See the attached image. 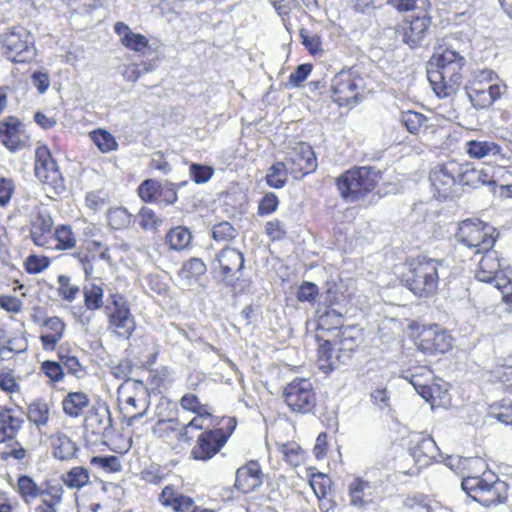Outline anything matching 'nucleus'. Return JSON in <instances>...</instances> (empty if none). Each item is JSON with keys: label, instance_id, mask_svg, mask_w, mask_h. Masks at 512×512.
Here are the masks:
<instances>
[{"label": "nucleus", "instance_id": "ea45409f", "mask_svg": "<svg viewBox=\"0 0 512 512\" xmlns=\"http://www.w3.org/2000/svg\"><path fill=\"white\" fill-rule=\"evenodd\" d=\"M287 173H289V170L286 164L284 162H276L268 170L265 177L266 183L272 188L280 189L286 184Z\"/></svg>", "mask_w": 512, "mask_h": 512}, {"label": "nucleus", "instance_id": "09e8293b", "mask_svg": "<svg viewBox=\"0 0 512 512\" xmlns=\"http://www.w3.org/2000/svg\"><path fill=\"white\" fill-rule=\"evenodd\" d=\"M58 284L59 296L69 302H72L80 291L79 286L72 285L70 277L66 275L58 276Z\"/></svg>", "mask_w": 512, "mask_h": 512}, {"label": "nucleus", "instance_id": "4468645a", "mask_svg": "<svg viewBox=\"0 0 512 512\" xmlns=\"http://www.w3.org/2000/svg\"><path fill=\"white\" fill-rule=\"evenodd\" d=\"M110 297L115 309L110 314L109 325L118 337L129 339L136 327L134 317L121 295L113 294Z\"/></svg>", "mask_w": 512, "mask_h": 512}, {"label": "nucleus", "instance_id": "dca6fc26", "mask_svg": "<svg viewBox=\"0 0 512 512\" xmlns=\"http://www.w3.org/2000/svg\"><path fill=\"white\" fill-rule=\"evenodd\" d=\"M466 94L472 106L479 110L490 107L506 91L505 84H490L484 87L466 86Z\"/></svg>", "mask_w": 512, "mask_h": 512}, {"label": "nucleus", "instance_id": "a18cd8bd", "mask_svg": "<svg viewBox=\"0 0 512 512\" xmlns=\"http://www.w3.org/2000/svg\"><path fill=\"white\" fill-rule=\"evenodd\" d=\"M488 416L503 424L512 423V404L507 401L493 404L489 407Z\"/></svg>", "mask_w": 512, "mask_h": 512}, {"label": "nucleus", "instance_id": "ddd939ff", "mask_svg": "<svg viewBox=\"0 0 512 512\" xmlns=\"http://www.w3.org/2000/svg\"><path fill=\"white\" fill-rule=\"evenodd\" d=\"M289 173L295 179H301L305 175L314 172L317 168L316 155L310 145L299 143L291 152H289L286 162Z\"/></svg>", "mask_w": 512, "mask_h": 512}, {"label": "nucleus", "instance_id": "f3484780", "mask_svg": "<svg viewBox=\"0 0 512 512\" xmlns=\"http://www.w3.org/2000/svg\"><path fill=\"white\" fill-rule=\"evenodd\" d=\"M85 428L94 435L105 436L112 428V417L106 403L93 407L85 419Z\"/></svg>", "mask_w": 512, "mask_h": 512}, {"label": "nucleus", "instance_id": "9d476101", "mask_svg": "<svg viewBox=\"0 0 512 512\" xmlns=\"http://www.w3.org/2000/svg\"><path fill=\"white\" fill-rule=\"evenodd\" d=\"M233 422L230 432H226L222 428H214L203 431L197 438L196 445L191 450V457L199 461H208L213 458L228 441L233 429L235 421L229 419V423Z\"/></svg>", "mask_w": 512, "mask_h": 512}, {"label": "nucleus", "instance_id": "3c124183", "mask_svg": "<svg viewBox=\"0 0 512 512\" xmlns=\"http://www.w3.org/2000/svg\"><path fill=\"white\" fill-rule=\"evenodd\" d=\"M27 349V342L22 338H8L7 342L0 346V357L11 358L14 353H22Z\"/></svg>", "mask_w": 512, "mask_h": 512}, {"label": "nucleus", "instance_id": "a878e982", "mask_svg": "<svg viewBox=\"0 0 512 512\" xmlns=\"http://www.w3.org/2000/svg\"><path fill=\"white\" fill-rule=\"evenodd\" d=\"M89 403L90 400L86 393L81 391L70 392L63 399L62 407L65 414L77 418L83 413V410L88 407Z\"/></svg>", "mask_w": 512, "mask_h": 512}, {"label": "nucleus", "instance_id": "b1692460", "mask_svg": "<svg viewBox=\"0 0 512 512\" xmlns=\"http://www.w3.org/2000/svg\"><path fill=\"white\" fill-rule=\"evenodd\" d=\"M114 30L120 37L121 43L132 51L142 52L149 45V41L144 35L133 32L123 22H117Z\"/></svg>", "mask_w": 512, "mask_h": 512}, {"label": "nucleus", "instance_id": "6e6d98bb", "mask_svg": "<svg viewBox=\"0 0 512 512\" xmlns=\"http://www.w3.org/2000/svg\"><path fill=\"white\" fill-rule=\"evenodd\" d=\"M192 180L197 184L206 183L213 176L214 170L212 167L202 164L192 163L189 168Z\"/></svg>", "mask_w": 512, "mask_h": 512}, {"label": "nucleus", "instance_id": "bf43d9fd", "mask_svg": "<svg viewBox=\"0 0 512 512\" xmlns=\"http://www.w3.org/2000/svg\"><path fill=\"white\" fill-rule=\"evenodd\" d=\"M41 369L53 382H59L64 377V370L61 362L46 360L42 363Z\"/></svg>", "mask_w": 512, "mask_h": 512}, {"label": "nucleus", "instance_id": "7c9ffc66", "mask_svg": "<svg viewBox=\"0 0 512 512\" xmlns=\"http://www.w3.org/2000/svg\"><path fill=\"white\" fill-rule=\"evenodd\" d=\"M27 417L38 429L49 421V406L44 400H36L28 407Z\"/></svg>", "mask_w": 512, "mask_h": 512}, {"label": "nucleus", "instance_id": "864d4df0", "mask_svg": "<svg viewBox=\"0 0 512 512\" xmlns=\"http://www.w3.org/2000/svg\"><path fill=\"white\" fill-rule=\"evenodd\" d=\"M136 218L140 227L145 230L156 229L161 224V220L156 216L155 212L148 207H142Z\"/></svg>", "mask_w": 512, "mask_h": 512}, {"label": "nucleus", "instance_id": "7ed1b4c3", "mask_svg": "<svg viewBox=\"0 0 512 512\" xmlns=\"http://www.w3.org/2000/svg\"><path fill=\"white\" fill-rule=\"evenodd\" d=\"M379 172L370 166L353 167L336 178L340 196L347 202H358L371 193L379 181Z\"/></svg>", "mask_w": 512, "mask_h": 512}, {"label": "nucleus", "instance_id": "4d7b16f0", "mask_svg": "<svg viewBox=\"0 0 512 512\" xmlns=\"http://www.w3.org/2000/svg\"><path fill=\"white\" fill-rule=\"evenodd\" d=\"M495 80H498V76L494 71L490 69L476 70L469 86L484 87V84H502L501 82H494Z\"/></svg>", "mask_w": 512, "mask_h": 512}, {"label": "nucleus", "instance_id": "680f3d73", "mask_svg": "<svg viewBox=\"0 0 512 512\" xmlns=\"http://www.w3.org/2000/svg\"><path fill=\"white\" fill-rule=\"evenodd\" d=\"M206 271V264L200 258H190L183 265V272L186 274V277L199 278L204 275Z\"/></svg>", "mask_w": 512, "mask_h": 512}, {"label": "nucleus", "instance_id": "6ab92c4d", "mask_svg": "<svg viewBox=\"0 0 512 512\" xmlns=\"http://www.w3.org/2000/svg\"><path fill=\"white\" fill-rule=\"evenodd\" d=\"M438 452L439 448L430 435L416 434L411 440L410 454L421 465L435 459Z\"/></svg>", "mask_w": 512, "mask_h": 512}, {"label": "nucleus", "instance_id": "603ef678", "mask_svg": "<svg viewBox=\"0 0 512 512\" xmlns=\"http://www.w3.org/2000/svg\"><path fill=\"white\" fill-rule=\"evenodd\" d=\"M90 464L100 467L106 472H118L121 470V463L117 456H94L90 460Z\"/></svg>", "mask_w": 512, "mask_h": 512}, {"label": "nucleus", "instance_id": "c756f323", "mask_svg": "<svg viewBox=\"0 0 512 512\" xmlns=\"http://www.w3.org/2000/svg\"><path fill=\"white\" fill-rule=\"evenodd\" d=\"M192 239L190 230L185 226L171 228L166 234L165 241L169 248L175 251H181L188 247Z\"/></svg>", "mask_w": 512, "mask_h": 512}, {"label": "nucleus", "instance_id": "393cba45", "mask_svg": "<svg viewBox=\"0 0 512 512\" xmlns=\"http://www.w3.org/2000/svg\"><path fill=\"white\" fill-rule=\"evenodd\" d=\"M52 226L53 220L50 214L39 212L31 222L30 236L32 241L38 246H43L46 242L45 235L51 232Z\"/></svg>", "mask_w": 512, "mask_h": 512}, {"label": "nucleus", "instance_id": "0e129e2a", "mask_svg": "<svg viewBox=\"0 0 512 512\" xmlns=\"http://www.w3.org/2000/svg\"><path fill=\"white\" fill-rule=\"evenodd\" d=\"M414 388L427 402L434 403L436 395L440 397L441 390L439 385H430L427 382L414 383Z\"/></svg>", "mask_w": 512, "mask_h": 512}, {"label": "nucleus", "instance_id": "f8f14e48", "mask_svg": "<svg viewBox=\"0 0 512 512\" xmlns=\"http://www.w3.org/2000/svg\"><path fill=\"white\" fill-rule=\"evenodd\" d=\"M416 346L428 354L445 353L452 347V337L434 324L421 329L416 338Z\"/></svg>", "mask_w": 512, "mask_h": 512}, {"label": "nucleus", "instance_id": "f03ea898", "mask_svg": "<svg viewBox=\"0 0 512 512\" xmlns=\"http://www.w3.org/2000/svg\"><path fill=\"white\" fill-rule=\"evenodd\" d=\"M441 261L419 256L408 263L402 275L403 284L417 297H430L438 288Z\"/></svg>", "mask_w": 512, "mask_h": 512}, {"label": "nucleus", "instance_id": "13d9d810", "mask_svg": "<svg viewBox=\"0 0 512 512\" xmlns=\"http://www.w3.org/2000/svg\"><path fill=\"white\" fill-rule=\"evenodd\" d=\"M278 205V197L273 192H268L259 201L257 213L260 216L270 215L277 210Z\"/></svg>", "mask_w": 512, "mask_h": 512}, {"label": "nucleus", "instance_id": "423d86ee", "mask_svg": "<svg viewBox=\"0 0 512 512\" xmlns=\"http://www.w3.org/2000/svg\"><path fill=\"white\" fill-rule=\"evenodd\" d=\"M34 36L23 26L10 27L1 35L3 53L14 63H28L36 56Z\"/></svg>", "mask_w": 512, "mask_h": 512}, {"label": "nucleus", "instance_id": "f704fd0d", "mask_svg": "<svg viewBox=\"0 0 512 512\" xmlns=\"http://www.w3.org/2000/svg\"><path fill=\"white\" fill-rule=\"evenodd\" d=\"M318 365L324 373H329L336 368L337 358L334 356V347L330 341L322 342L318 347Z\"/></svg>", "mask_w": 512, "mask_h": 512}, {"label": "nucleus", "instance_id": "aec40b11", "mask_svg": "<svg viewBox=\"0 0 512 512\" xmlns=\"http://www.w3.org/2000/svg\"><path fill=\"white\" fill-rule=\"evenodd\" d=\"M215 262L221 269L225 280L240 272L244 268V256L235 248L225 247L216 254Z\"/></svg>", "mask_w": 512, "mask_h": 512}, {"label": "nucleus", "instance_id": "338daca9", "mask_svg": "<svg viewBox=\"0 0 512 512\" xmlns=\"http://www.w3.org/2000/svg\"><path fill=\"white\" fill-rule=\"evenodd\" d=\"M312 71V65L308 63L300 64L296 70L290 74L288 83L292 87H299L309 76Z\"/></svg>", "mask_w": 512, "mask_h": 512}, {"label": "nucleus", "instance_id": "39448f33", "mask_svg": "<svg viewBox=\"0 0 512 512\" xmlns=\"http://www.w3.org/2000/svg\"><path fill=\"white\" fill-rule=\"evenodd\" d=\"M498 233L496 229L477 218L465 219L458 224L455 239L463 246L480 254L495 245Z\"/></svg>", "mask_w": 512, "mask_h": 512}, {"label": "nucleus", "instance_id": "f257e3e1", "mask_svg": "<svg viewBox=\"0 0 512 512\" xmlns=\"http://www.w3.org/2000/svg\"><path fill=\"white\" fill-rule=\"evenodd\" d=\"M465 65V58L456 50L446 48L440 53H435L427 69V78L435 94L449 97L458 90Z\"/></svg>", "mask_w": 512, "mask_h": 512}, {"label": "nucleus", "instance_id": "774afa93", "mask_svg": "<svg viewBox=\"0 0 512 512\" xmlns=\"http://www.w3.org/2000/svg\"><path fill=\"white\" fill-rule=\"evenodd\" d=\"M25 266L28 273L37 274L49 266V260L47 257L31 255L27 258Z\"/></svg>", "mask_w": 512, "mask_h": 512}, {"label": "nucleus", "instance_id": "1a4fd4ad", "mask_svg": "<svg viewBox=\"0 0 512 512\" xmlns=\"http://www.w3.org/2000/svg\"><path fill=\"white\" fill-rule=\"evenodd\" d=\"M283 397L291 411L296 413H310L316 406V394L309 379L298 378L287 384Z\"/></svg>", "mask_w": 512, "mask_h": 512}, {"label": "nucleus", "instance_id": "79ce46f5", "mask_svg": "<svg viewBox=\"0 0 512 512\" xmlns=\"http://www.w3.org/2000/svg\"><path fill=\"white\" fill-rule=\"evenodd\" d=\"M90 136L94 144L103 153L111 152L113 150H116L118 147V143L116 142L114 136L107 132L106 130L98 129L92 131L90 133Z\"/></svg>", "mask_w": 512, "mask_h": 512}, {"label": "nucleus", "instance_id": "c85d7f7f", "mask_svg": "<svg viewBox=\"0 0 512 512\" xmlns=\"http://www.w3.org/2000/svg\"><path fill=\"white\" fill-rule=\"evenodd\" d=\"M59 361L62 363L63 370L66 369L67 373L83 379L87 375L86 368L80 363L78 357L73 355L69 349L60 347L58 351Z\"/></svg>", "mask_w": 512, "mask_h": 512}, {"label": "nucleus", "instance_id": "5701e85b", "mask_svg": "<svg viewBox=\"0 0 512 512\" xmlns=\"http://www.w3.org/2000/svg\"><path fill=\"white\" fill-rule=\"evenodd\" d=\"M362 343V337L359 331L354 330L352 328L345 329L337 342V351L336 355L337 361L346 362L347 359L350 358L351 354L357 350V348Z\"/></svg>", "mask_w": 512, "mask_h": 512}, {"label": "nucleus", "instance_id": "a19ab883", "mask_svg": "<svg viewBox=\"0 0 512 512\" xmlns=\"http://www.w3.org/2000/svg\"><path fill=\"white\" fill-rule=\"evenodd\" d=\"M185 184H186V182L174 184L168 180H165L164 182H160L156 203H159L160 205H165V206L175 203L178 199L177 191H176L177 188H179Z\"/></svg>", "mask_w": 512, "mask_h": 512}, {"label": "nucleus", "instance_id": "58836bf2", "mask_svg": "<svg viewBox=\"0 0 512 512\" xmlns=\"http://www.w3.org/2000/svg\"><path fill=\"white\" fill-rule=\"evenodd\" d=\"M17 485L18 491L26 503L29 502V499L48 494L47 491L41 490L31 477L26 475H22L18 478Z\"/></svg>", "mask_w": 512, "mask_h": 512}, {"label": "nucleus", "instance_id": "4be33fe9", "mask_svg": "<svg viewBox=\"0 0 512 512\" xmlns=\"http://www.w3.org/2000/svg\"><path fill=\"white\" fill-rule=\"evenodd\" d=\"M23 424L21 413L14 409H0V442L13 439Z\"/></svg>", "mask_w": 512, "mask_h": 512}, {"label": "nucleus", "instance_id": "2eb2a0df", "mask_svg": "<svg viewBox=\"0 0 512 512\" xmlns=\"http://www.w3.org/2000/svg\"><path fill=\"white\" fill-rule=\"evenodd\" d=\"M430 24L431 18L426 14L403 21L399 28L403 42L412 49L416 48L428 33Z\"/></svg>", "mask_w": 512, "mask_h": 512}, {"label": "nucleus", "instance_id": "a211bd4d", "mask_svg": "<svg viewBox=\"0 0 512 512\" xmlns=\"http://www.w3.org/2000/svg\"><path fill=\"white\" fill-rule=\"evenodd\" d=\"M263 483L258 462L250 461L236 471L235 487L242 493H250Z\"/></svg>", "mask_w": 512, "mask_h": 512}, {"label": "nucleus", "instance_id": "e2e57ef3", "mask_svg": "<svg viewBox=\"0 0 512 512\" xmlns=\"http://www.w3.org/2000/svg\"><path fill=\"white\" fill-rule=\"evenodd\" d=\"M318 292L319 289L315 283L304 281L297 289L296 297L300 302H312L315 300Z\"/></svg>", "mask_w": 512, "mask_h": 512}, {"label": "nucleus", "instance_id": "c03bdc74", "mask_svg": "<svg viewBox=\"0 0 512 512\" xmlns=\"http://www.w3.org/2000/svg\"><path fill=\"white\" fill-rule=\"evenodd\" d=\"M38 180L43 183L46 190H50L56 195L65 191V180L59 169L42 176Z\"/></svg>", "mask_w": 512, "mask_h": 512}, {"label": "nucleus", "instance_id": "49530a36", "mask_svg": "<svg viewBox=\"0 0 512 512\" xmlns=\"http://www.w3.org/2000/svg\"><path fill=\"white\" fill-rule=\"evenodd\" d=\"M237 235V230L227 221H222L212 227V237L218 242L232 241Z\"/></svg>", "mask_w": 512, "mask_h": 512}, {"label": "nucleus", "instance_id": "8fccbe9b", "mask_svg": "<svg viewBox=\"0 0 512 512\" xmlns=\"http://www.w3.org/2000/svg\"><path fill=\"white\" fill-rule=\"evenodd\" d=\"M103 289L98 285H91L84 289V302L89 310H96L102 306Z\"/></svg>", "mask_w": 512, "mask_h": 512}, {"label": "nucleus", "instance_id": "20e7f679", "mask_svg": "<svg viewBox=\"0 0 512 512\" xmlns=\"http://www.w3.org/2000/svg\"><path fill=\"white\" fill-rule=\"evenodd\" d=\"M461 487L470 498L484 507L502 504L507 499V483L493 473H484L482 477H465L461 482Z\"/></svg>", "mask_w": 512, "mask_h": 512}, {"label": "nucleus", "instance_id": "4c0bfd02", "mask_svg": "<svg viewBox=\"0 0 512 512\" xmlns=\"http://www.w3.org/2000/svg\"><path fill=\"white\" fill-rule=\"evenodd\" d=\"M107 221L114 230L127 228L132 221V215L124 207H115L108 210Z\"/></svg>", "mask_w": 512, "mask_h": 512}, {"label": "nucleus", "instance_id": "c9c22d12", "mask_svg": "<svg viewBox=\"0 0 512 512\" xmlns=\"http://www.w3.org/2000/svg\"><path fill=\"white\" fill-rule=\"evenodd\" d=\"M54 456L60 460L71 459L76 451V444L66 435H59L53 442Z\"/></svg>", "mask_w": 512, "mask_h": 512}, {"label": "nucleus", "instance_id": "37998d69", "mask_svg": "<svg viewBox=\"0 0 512 512\" xmlns=\"http://www.w3.org/2000/svg\"><path fill=\"white\" fill-rule=\"evenodd\" d=\"M180 421L176 418L160 419L155 424L153 431L159 438H170L174 436L177 439Z\"/></svg>", "mask_w": 512, "mask_h": 512}, {"label": "nucleus", "instance_id": "2f4dec72", "mask_svg": "<svg viewBox=\"0 0 512 512\" xmlns=\"http://www.w3.org/2000/svg\"><path fill=\"white\" fill-rule=\"evenodd\" d=\"M494 183L495 182L489 177V175L486 172H484V170H478L474 168H466L465 170H463L461 168V185H467L476 188L479 185H491Z\"/></svg>", "mask_w": 512, "mask_h": 512}, {"label": "nucleus", "instance_id": "0eeeda50", "mask_svg": "<svg viewBox=\"0 0 512 512\" xmlns=\"http://www.w3.org/2000/svg\"><path fill=\"white\" fill-rule=\"evenodd\" d=\"M364 79L355 71L341 70L331 81L332 98L339 106H349L362 101Z\"/></svg>", "mask_w": 512, "mask_h": 512}, {"label": "nucleus", "instance_id": "e433bc0d", "mask_svg": "<svg viewBox=\"0 0 512 512\" xmlns=\"http://www.w3.org/2000/svg\"><path fill=\"white\" fill-rule=\"evenodd\" d=\"M370 488V483L361 478L354 479L349 484L350 504L353 506L363 507L368 505L371 501L364 499L365 491Z\"/></svg>", "mask_w": 512, "mask_h": 512}, {"label": "nucleus", "instance_id": "69168bd1", "mask_svg": "<svg viewBox=\"0 0 512 512\" xmlns=\"http://www.w3.org/2000/svg\"><path fill=\"white\" fill-rule=\"evenodd\" d=\"M133 367L134 365L130 359H122L111 367V374L117 379L129 381Z\"/></svg>", "mask_w": 512, "mask_h": 512}, {"label": "nucleus", "instance_id": "bb28decb", "mask_svg": "<svg viewBox=\"0 0 512 512\" xmlns=\"http://www.w3.org/2000/svg\"><path fill=\"white\" fill-rule=\"evenodd\" d=\"M466 152L471 158L482 159L495 156L501 152V147L493 141L470 140L465 144Z\"/></svg>", "mask_w": 512, "mask_h": 512}, {"label": "nucleus", "instance_id": "9b49d317", "mask_svg": "<svg viewBox=\"0 0 512 512\" xmlns=\"http://www.w3.org/2000/svg\"><path fill=\"white\" fill-rule=\"evenodd\" d=\"M461 167L455 162L437 165L429 175L434 197L447 199L454 194V188L460 183Z\"/></svg>", "mask_w": 512, "mask_h": 512}, {"label": "nucleus", "instance_id": "412c9836", "mask_svg": "<svg viewBox=\"0 0 512 512\" xmlns=\"http://www.w3.org/2000/svg\"><path fill=\"white\" fill-rule=\"evenodd\" d=\"M20 126L21 122L15 117H9L0 123L1 142L11 152H16L24 146V142L20 140Z\"/></svg>", "mask_w": 512, "mask_h": 512}, {"label": "nucleus", "instance_id": "6e6552de", "mask_svg": "<svg viewBox=\"0 0 512 512\" xmlns=\"http://www.w3.org/2000/svg\"><path fill=\"white\" fill-rule=\"evenodd\" d=\"M479 261L475 277L477 280L492 284L495 288L501 290L509 284V279L505 274L508 267L507 261L499 257L497 251L485 250Z\"/></svg>", "mask_w": 512, "mask_h": 512}, {"label": "nucleus", "instance_id": "473e14b6", "mask_svg": "<svg viewBox=\"0 0 512 512\" xmlns=\"http://www.w3.org/2000/svg\"><path fill=\"white\" fill-rule=\"evenodd\" d=\"M427 120L426 116L412 110L401 112L399 116V122L411 134H418L423 127H426Z\"/></svg>", "mask_w": 512, "mask_h": 512}, {"label": "nucleus", "instance_id": "5fc2aeb1", "mask_svg": "<svg viewBox=\"0 0 512 512\" xmlns=\"http://www.w3.org/2000/svg\"><path fill=\"white\" fill-rule=\"evenodd\" d=\"M55 237L58 241L57 248L59 249H70L75 246L76 239L69 226H59L55 230Z\"/></svg>", "mask_w": 512, "mask_h": 512}, {"label": "nucleus", "instance_id": "052dcab7", "mask_svg": "<svg viewBox=\"0 0 512 512\" xmlns=\"http://www.w3.org/2000/svg\"><path fill=\"white\" fill-rule=\"evenodd\" d=\"M265 233L272 241L281 240L287 234L286 225L279 219H273L266 223Z\"/></svg>", "mask_w": 512, "mask_h": 512}, {"label": "nucleus", "instance_id": "cd10ccee", "mask_svg": "<svg viewBox=\"0 0 512 512\" xmlns=\"http://www.w3.org/2000/svg\"><path fill=\"white\" fill-rule=\"evenodd\" d=\"M59 169L56 161L51 155L50 150L46 146H40L35 151V176L37 179Z\"/></svg>", "mask_w": 512, "mask_h": 512}, {"label": "nucleus", "instance_id": "de8ad7c7", "mask_svg": "<svg viewBox=\"0 0 512 512\" xmlns=\"http://www.w3.org/2000/svg\"><path fill=\"white\" fill-rule=\"evenodd\" d=\"M160 182L154 179L144 180L138 187L139 197L149 203L157 202Z\"/></svg>", "mask_w": 512, "mask_h": 512}, {"label": "nucleus", "instance_id": "72a5a7b5", "mask_svg": "<svg viewBox=\"0 0 512 512\" xmlns=\"http://www.w3.org/2000/svg\"><path fill=\"white\" fill-rule=\"evenodd\" d=\"M61 478L67 487L80 489L89 482V472L88 469L83 466H76L63 474Z\"/></svg>", "mask_w": 512, "mask_h": 512}]
</instances>
